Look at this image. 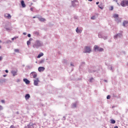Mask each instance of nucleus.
<instances>
[{"label":"nucleus","mask_w":128,"mask_h":128,"mask_svg":"<svg viewBox=\"0 0 128 128\" xmlns=\"http://www.w3.org/2000/svg\"><path fill=\"white\" fill-rule=\"evenodd\" d=\"M42 46V42L38 40H37L36 41L34 44L33 45V48H38L40 46Z\"/></svg>","instance_id":"f257e3e1"},{"label":"nucleus","mask_w":128,"mask_h":128,"mask_svg":"<svg viewBox=\"0 0 128 128\" xmlns=\"http://www.w3.org/2000/svg\"><path fill=\"white\" fill-rule=\"evenodd\" d=\"M90 52H92V48H90V47L86 46L84 48V52L85 54H90Z\"/></svg>","instance_id":"f03ea898"},{"label":"nucleus","mask_w":128,"mask_h":128,"mask_svg":"<svg viewBox=\"0 0 128 128\" xmlns=\"http://www.w3.org/2000/svg\"><path fill=\"white\" fill-rule=\"evenodd\" d=\"M120 6H128V1L126 0H122L121 1Z\"/></svg>","instance_id":"7ed1b4c3"},{"label":"nucleus","mask_w":128,"mask_h":128,"mask_svg":"<svg viewBox=\"0 0 128 128\" xmlns=\"http://www.w3.org/2000/svg\"><path fill=\"white\" fill-rule=\"evenodd\" d=\"M33 80H34V86H38V84L40 82V78H36V79H34Z\"/></svg>","instance_id":"20e7f679"},{"label":"nucleus","mask_w":128,"mask_h":128,"mask_svg":"<svg viewBox=\"0 0 128 128\" xmlns=\"http://www.w3.org/2000/svg\"><path fill=\"white\" fill-rule=\"evenodd\" d=\"M94 50L96 52H102V50H104L102 48H100V47L96 45L94 46Z\"/></svg>","instance_id":"39448f33"},{"label":"nucleus","mask_w":128,"mask_h":128,"mask_svg":"<svg viewBox=\"0 0 128 128\" xmlns=\"http://www.w3.org/2000/svg\"><path fill=\"white\" fill-rule=\"evenodd\" d=\"M30 76L32 78H36L38 76V74L36 72H32L30 74Z\"/></svg>","instance_id":"423d86ee"},{"label":"nucleus","mask_w":128,"mask_h":128,"mask_svg":"<svg viewBox=\"0 0 128 128\" xmlns=\"http://www.w3.org/2000/svg\"><path fill=\"white\" fill-rule=\"evenodd\" d=\"M98 38H104V40H106V38H108V37L106 36H104L102 35V33H99L98 34Z\"/></svg>","instance_id":"0eeeda50"},{"label":"nucleus","mask_w":128,"mask_h":128,"mask_svg":"<svg viewBox=\"0 0 128 128\" xmlns=\"http://www.w3.org/2000/svg\"><path fill=\"white\" fill-rule=\"evenodd\" d=\"M11 72L13 76H18V70H12Z\"/></svg>","instance_id":"6e6552de"},{"label":"nucleus","mask_w":128,"mask_h":128,"mask_svg":"<svg viewBox=\"0 0 128 128\" xmlns=\"http://www.w3.org/2000/svg\"><path fill=\"white\" fill-rule=\"evenodd\" d=\"M82 28H77L76 29V32H77V34H80V32H82Z\"/></svg>","instance_id":"1a4fd4ad"},{"label":"nucleus","mask_w":128,"mask_h":128,"mask_svg":"<svg viewBox=\"0 0 128 128\" xmlns=\"http://www.w3.org/2000/svg\"><path fill=\"white\" fill-rule=\"evenodd\" d=\"M46 70V68L42 66H40L38 68V70L40 72H44Z\"/></svg>","instance_id":"9d476101"},{"label":"nucleus","mask_w":128,"mask_h":128,"mask_svg":"<svg viewBox=\"0 0 128 128\" xmlns=\"http://www.w3.org/2000/svg\"><path fill=\"white\" fill-rule=\"evenodd\" d=\"M122 33L118 34L116 36H114V38H122Z\"/></svg>","instance_id":"9b49d317"},{"label":"nucleus","mask_w":128,"mask_h":128,"mask_svg":"<svg viewBox=\"0 0 128 128\" xmlns=\"http://www.w3.org/2000/svg\"><path fill=\"white\" fill-rule=\"evenodd\" d=\"M23 81L26 84H28L30 82V80H28L27 78L23 79Z\"/></svg>","instance_id":"f8f14e48"},{"label":"nucleus","mask_w":128,"mask_h":128,"mask_svg":"<svg viewBox=\"0 0 128 128\" xmlns=\"http://www.w3.org/2000/svg\"><path fill=\"white\" fill-rule=\"evenodd\" d=\"M4 16L5 18H12V16H10V14H4Z\"/></svg>","instance_id":"ddd939ff"},{"label":"nucleus","mask_w":128,"mask_h":128,"mask_svg":"<svg viewBox=\"0 0 128 128\" xmlns=\"http://www.w3.org/2000/svg\"><path fill=\"white\" fill-rule=\"evenodd\" d=\"M30 98V96L29 94H26L25 96V98L26 100H29Z\"/></svg>","instance_id":"4468645a"},{"label":"nucleus","mask_w":128,"mask_h":128,"mask_svg":"<svg viewBox=\"0 0 128 128\" xmlns=\"http://www.w3.org/2000/svg\"><path fill=\"white\" fill-rule=\"evenodd\" d=\"M74 4H78V0H74V1L72 2V4L73 6H76Z\"/></svg>","instance_id":"2eb2a0df"},{"label":"nucleus","mask_w":128,"mask_h":128,"mask_svg":"<svg viewBox=\"0 0 128 128\" xmlns=\"http://www.w3.org/2000/svg\"><path fill=\"white\" fill-rule=\"evenodd\" d=\"M21 4L22 6V7L26 8V4H24V1L22 0L21 1Z\"/></svg>","instance_id":"dca6fc26"},{"label":"nucleus","mask_w":128,"mask_h":128,"mask_svg":"<svg viewBox=\"0 0 128 128\" xmlns=\"http://www.w3.org/2000/svg\"><path fill=\"white\" fill-rule=\"evenodd\" d=\"M38 18L40 22H44L46 20L44 18H42V17H38Z\"/></svg>","instance_id":"f3484780"},{"label":"nucleus","mask_w":128,"mask_h":128,"mask_svg":"<svg viewBox=\"0 0 128 128\" xmlns=\"http://www.w3.org/2000/svg\"><path fill=\"white\" fill-rule=\"evenodd\" d=\"M44 56V53L41 52L40 53L38 56H37L38 58H42V56Z\"/></svg>","instance_id":"a211bd4d"},{"label":"nucleus","mask_w":128,"mask_h":128,"mask_svg":"<svg viewBox=\"0 0 128 128\" xmlns=\"http://www.w3.org/2000/svg\"><path fill=\"white\" fill-rule=\"evenodd\" d=\"M32 38H30L29 40L27 42L28 46H30V42H32Z\"/></svg>","instance_id":"6ab92c4d"},{"label":"nucleus","mask_w":128,"mask_h":128,"mask_svg":"<svg viewBox=\"0 0 128 128\" xmlns=\"http://www.w3.org/2000/svg\"><path fill=\"white\" fill-rule=\"evenodd\" d=\"M128 22L124 21L123 23V26H128Z\"/></svg>","instance_id":"aec40b11"},{"label":"nucleus","mask_w":128,"mask_h":128,"mask_svg":"<svg viewBox=\"0 0 128 128\" xmlns=\"http://www.w3.org/2000/svg\"><path fill=\"white\" fill-rule=\"evenodd\" d=\"M113 16L114 18H118V14H114Z\"/></svg>","instance_id":"412c9836"},{"label":"nucleus","mask_w":128,"mask_h":128,"mask_svg":"<svg viewBox=\"0 0 128 128\" xmlns=\"http://www.w3.org/2000/svg\"><path fill=\"white\" fill-rule=\"evenodd\" d=\"M28 128H34V125L30 124L28 126Z\"/></svg>","instance_id":"4be33fe9"},{"label":"nucleus","mask_w":128,"mask_h":128,"mask_svg":"<svg viewBox=\"0 0 128 128\" xmlns=\"http://www.w3.org/2000/svg\"><path fill=\"white\" fill-rule=\"evenodd\" d=\"M43 62H44V59H42L40 61V64H43Z\"/></svg>","instance_id":"5701e85b"},{"label":"nucleus","mask_w":128,"mask_h":128,"mask_svg":"<svg viewBox=\"0 0 128 128\" xmlns=\"http://www.w3.org/2000/svg\"><path fill=\"white\" fill-rule=\"evenodd\" d=\"M111 122V124H116V120H110Z\"/></svg>","instance_id":"b1692460"},{"label":"nucleus","mask_w":128,"mask_h":128,"mask_svg":"<svg viewBox=\"0 0 128 128\" xmlns=\"http://www.w3.org/2000/svg\"><path fill=\"white\" fill-rule=\"evenodd\" d=\"M14 51L15 52H20V50L18 49H14Z\"/></svg>","instance_id":"393cba45"},{"label":"nucleus","mask_w":128,"mask_h":128,"mask_svg":"<svg viewBox=\"0 0 128 128\" xmlns=\"http://www.w3.org/2000/svg\"><path fill=\"white\" fill-rule=\"evenodd\" d=\"M98 8H100V10H104V6H103L99 5Z\"/></svg>","instance_id":"a878e982"},{"label":"nucleus","mask_w":128,"mask_h":128,"mask_svg":"<svg viewBox=\"0 0 128 128\" xmlns=\"http://www.w3.org/2000/svg\"><path fill=\"white\" fill-rule=\"evenodd\" d=\"M76 104H73L72 105V108H76Z\"/></svg>","instance_id":"bb28decb"},{"label":"nucleus","mask_w":128,"mask_h":128,"mask_svg":"<svg viewBox=\"0 0 128 128\" xmlns=\"http://www.w3.org/2000/svg\"><path fill=\"white\" fill-rule=\"evenodd\" d=\"M18 38V36L17 37H14L12 38V40H14Z\"/></svg>","instance_id":"cd10ccee"},{"label":"nucleus","mask_w":128,"mask_h":128,"mask_svg":"<svg viewBox=\"0 0 128 128\" xmlns=\"http://www.w3.org/2000/svg\"><path fill=\"white\" fill-rule=\"evenodd\" d=\"M107 100H110V96L108 95L106 97Z\"/></svg>","instance_id":"c85d7f7f"},{"label":"nucleus","mask_w":128,"mask_h":128,"mask_svg":"<svg viewBox=\"0 0 128 128\" xmlns=\"http://www.w3.org/2000/svg\"><path fill=\"white\" fill-rule=\"evenodd\" d=\"M91 20H96V16H93L91 17Z\"/></svg>","instance_id":"c756f323"},{"label":"nucleus","mask_w":128,"mask_h":128,"mask_svg":"<svg viewBox=\"0 0 128 128\" xmlns=\"http://www.w3.org/2000/svg\"><path fill=\"white\" fill-rule=\"evenodd\" d=\"M16 82H20V79H17L16 80Z\"/></svg>","instance_id":"7c9ffc66"},{"label":"nucleus","mask_w":128,"mask_h":128,"mask_svg":"<svg viewBox=\"0 0 128 128\" xmlns=\"http://www.w3.org/2000/svg\"><path fill=\"white\" fill-rule=\"evenodd\" d=\"M4 110V108H2V106H0V110Z\"/></svg>","instance_id":"2f4dec72"},{"label":"nucleus","mask_w":128,"mask_h":128,"mask_svg":"<svg viewBox=\"0 0 128 128\" xmlns=\"http://www.w3.org/2000/svg\"><path fill=\"white\" fill-rule=\"evenodd\" d=\"M34 8H30V10H31L32 12H34Z\"/></svg>","instance_id":"473e14b6"},{"label":"nucleus","mask_w":128,"mask_h":128,"mask_svg":"<svg viewBox=\"0 0 128 128\" xmlns=\"http://www.w3.org/2000/svg\"><path fill=\"white\" fill-rule=\"evenodd\" d=\"M10 128H16L13 125L11 126Z\"/></svg>","instance_id":"72a5a7b5"},{"label":"nucleus","mask_w":128,"mask_h":128,"mask_svg":"<svg viewBox=\"0 0 128 128\" xmlns=\"http://www.w3.org/2000/svg\"><path fill=\"white\" fill-rule=\"evenodd\" d=\"M109 68H110V70H112V66H110Z\"/></svg>","instance_id":"f704fd0d"},{"label":"nucleus","mask_w":128,"mask_h":128,"mask_svg":"<svg viewBox=\"0 0 128 128\" xmlns=\"http://www.w3.org/2000/svg\"><path fill=\"white\" fill-rule=\"evenodd\" d=\"M1 102H2V104H4V100H2Z\"/></svg>","instance_id":"c9c22d12"},{"label":"nucleus","mask_w":128,"mask_h":128,"mask_svg":"<svg viewBox=\"0 0 128 128\" xmlns=\"http://www.w3.org/2000/svg\"><path fill=\"white\" fill-rule=\"evenodd\" d=\"M28 38H30V36H31L30 34H28Z\"/></svg>","instance_id":"e433bc0d"},{"label":"nucleus","mask_w":128,"mask_h":128,"mask_svg":"<svg viewBox=\"0 0 128 128\" xmlns=\"http://www.w3.org/2000/svg\"><path fill=\"white\" fill-rule=\"evenodd\" d=\"M2 60V57L0 56V60Z\"/></svg>","instance_id":"4c0bfd02"},{"label":"nucleus","mask_w":128,"mask_h":128,"mask_svg":"<svg viewBox=\"0 0 128 128\" xmlns=\"http://www.w3.org/2000/svg\"><path fill=\"white\" fill-rule=\"evenodd\" d=\"M70 66H74V64H72V63H70Z\"/></svg>","instance_id":"58836bf2"},{"label":"nucleus","mask_w":128,"mask_h":128,"mask_svg":"<svg viewBox=\"0 0 128 128\" xmlns=\"http://www.w3.org/2000/svg\"><path fill=\"white\" fill-rule=\"evenodd\" d=\"M114 10V7L113 6H111V10Z\"/></svg>","instance_id":"ea45409f"},{"label":"nucleus","mask_w":128,"mask_h":128,"mask_svg":"<svg viewBox=\"0 0 128 128\" xmlns=\"http://www.w3.org/2000/svg\"><path fill=\"white\" fill-rule=\"evenodd\" d=\"M23 34H24V36L26 35V32H24V33H23Z\"/></svg>","instance_id":"a19ab883"},{"label":"nucleus","mask_w":128,"mask_h":128,"mask_svg":"<svg viewBox=\"0 0 128 128\" xmlns=\"http://www.w3.org/2000/svg\"><path fill=\"white\" fill-rule=\"evenodd\" d=\"M6 72L8 74V70H5Z\"/></svg>","instance_id":"79ce46f5"},{"label":"nucleus","mask_w":128,"mask_h":128,"mask_svg":"<svg viewBox=\"0 0 128 128\" xmlns=\"http://www.w3.org/2000/svg\"><path fill=\"white\" fill-rule=\"evenodd\" d=\"M92 80H94V78H91L90 79V82H92Z\"/></svg>","instance_id":"37998d69"},{"label":"nucleus","mask_w":128,"mask_h":128,"mask_svg":"<svg viewBox=\"0 0 128 128\" xmlns=\"http://www.w3.org/2000/svg\"><path fill=\"white\" fill-rule=\"evenodd\" d=\"M100 4V2H96V4Z\"/></svg>","instance_id":"c03bdc74"},{"label":"nucleus","mask_w":128,"mask_h":128,"mask_svg":"<svg viewBox=\"0 0 128 128\" xmlns=\"http://www.w3.org/2000/svg\"><path fill=\"white\" fill-rule=\"evenodd\" d=\"M3 76H4V78H6V74H5V75H4Z\"/></svg>","instance_id":"a18cd8bd"},{"label":"nucleus","mask_w":128,"mask_h":128,"mask_svg":"<svg viewBox=\"0 0 128 128\" xmlns=\"http://www.w3.org/2000/svg\"><path fill=\"white\" fill-rule=\"evenodd\" d=\"M114 128H118V126H116L114 127Z\"/></svg>","instance_id":"49530a36"},{"label":"nucleus","mask_w":128,"mask_h":128,"mask_svg":"<svg viewBox=\"0 0 128 128\" xmlns=\"http://www.w3.org/2000/svg\"><path fill=\"white\" fill-rule=\"evenodd\" d=\"M93 0H88V2H92Z\"/></svg>","instance_id":"de8ad7c7"},{"label":"nucleus","mask_w":128,"mask_h":128,"mask_svg":"<svg viewBox=\"0 0 128 128\" xmlns=\"http://www.w3.org/2000/svg\"><path fill=\"white\" fill-rule=\"evenodd\" d=\"M117 4H118V6H120V4H118V3H117Z\"/></svg>","instance_id":"09e8293b"},{"label":"nucleus","mask_w":128,"mask_h":128,"mask_svg":"<svg viewBox=\"0 0 128 128\" xmlns=\"http://www.w3.org/2000/svg\"><path fill=\"white\" fill-rule=\"evenodd\" d=\"M33 18H36V16H34V17H33Z\"/></svg>","instance_id":"8fccbe9b"},{"label":"nucleus","mask_w":128,"mask_h":128,"mask_svg":"<svg viewBox=\"0 0 128 128\" xmlns=\"http://www.w3.org/2000/svg\"><path fill=\"white\" fill-rule=\"evenodd\" d=\"M2 48V46H0V49Z\"/></svg>","instance_id":"3c124183"},{"label":"nucleus","mask_w":128,"mask_h":128,"mask_svg":"<svg viewBox=\"0 0 128 128\" xmlns=\"http://www.w3.org/2000/svg\"><path fill=\"white\" fill-rule=\"evenodd\" d=\"M0 42H2V40H0Z\"/></svg>","instance_id":"603ef678"},{"label":"nucleus","mask_w":128,"mask_h":128,"mask_svg":"<svg viewBox=\"0 0 128 128\" xmlns=\"http://www.w3.org/2000/svg\"><path fill=\"white\" fill-rule=\"evenodd\" d=\"M64 120H66V118L64 117Z\"/></svg>","instance_id":"864d4df0"}]
</instances>
